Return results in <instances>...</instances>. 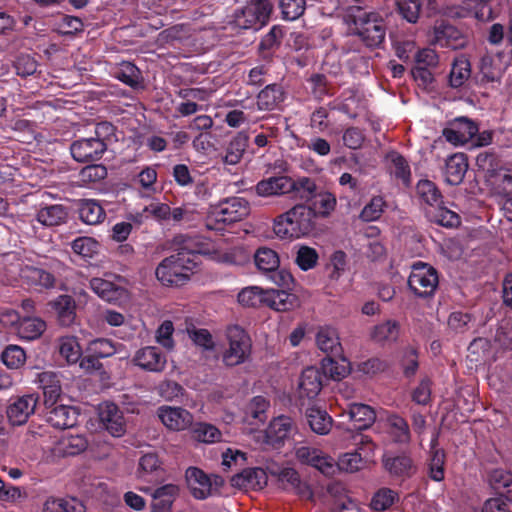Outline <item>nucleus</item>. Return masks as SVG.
<instances>
[{"mask_svg": "<svg viewBox=\"0 0 512 512\" xmlns=\"http://www.w3.org/2000/svg\"><path fill=\"white\" fill-rule=\"evenodd\" d=\"M316 221L306 204H296L274 220L273 231L281 239H294L314 232Z\"/></svg>", "mask_w": 512, "mask_h": 512, "instance_id": "nucleus-1", "label": "nucleus"}, {"mask_svg": "<svg viewBox=\"0 0 512 512\" xmlns=\"http://www.w3.org/2000/svg\"><path fill=\"white\" fill-rule=\"evenodd\" d=\"M250 213L247 200L242 197H231L212 207L205 218L208 230L221 232L227 225L241 221Z\"/></svg>", "mask_w": 512, "mask_h": 512, "instance_id": "nucleus-2", "label": "nucleus"}, {"mask_svg": "<svg viewBox=\"0 0 512 512\" xmlns=\"http://www.w3.org/2000/svg\"><path fill=\"white\" fill-rule=\"evenodd\" d=\"M196 268L193 259H184L179 257V254H172L158 264L155 274L164 286L179 287L190 280Z\"/></svg>", "mask_w": 512, "mask_h": 512, "instance_id": "nucleus-3", "label": "nucleus"}, {"mask_svg": "<svg viewBox=\"0 0 512 512\" xmlns=\"http://www.w3.org/2000/svg\"><path fill=\"white\" fill-rule=\"evenodd\" d=\"M273 9L271 0H249L234 11L233 24L239 29L258 31L268 24Z\"/></svg>", "mask_w": 512, "mask_h": 512, "instance_id": "nucleus-4", "label": "nucleus"}, {"mask_svg": "<svg viewBox=\"0 0 512 512\" xmlns=\"http://www.w3.org/2000/svg\"><path fill=\"white\" fill-rule=\"evenodd\" d=\"M228 348L222 354L227 367L243 364L251 355L252 341L249 334L239 325H230L225 331Z\"/></svg>", "mask_w": 512, "mask_h": 512, "instance_id": "nucleus-5", "label": "nucleus"}, {"mask_svg": "<svg viewBox=\"0 0 512 512\" xmlns=\"http://www.w3.org/2000/svg\"><path fill=\"white\" fill-rule=\"evenodd\" d=\"M353 34L368 48H379L385 40L386 26L376 12H363L354 16Z\"/></svg>", "mask_w": 512, "mask_h": 512, "instance_id": "nucleus-6", "label": "nucleus"}, {"mask_svg": "<svg viewBox=\"0 0 512 512\" xmlns=\"http://www.w3.org/2000/svg\"><path fill=\"white\" fill-rule=\"evenodd\" d=\"M257 268L279 287H289L293 281L292 275L286 270H280V259L276 251L268 247H260L254 255Z\"/></svg>", "mask_w": 512, "mask_h": 512, "instance_id": "nucleus-7", "label": "nucleus"}, {"mask_svg": "<svg viewBox=\"0 0 512 512\" xmlns=\"http://www.w3.org/2000/svg\"><path fill=\"white\" fill-rule=\"evenodd\" d=\"M438 283V272L434 267L423 262L413 265L408 278V286L416 296L422 298L432 296Z\"/></svg>", "mask_w": 512, "mask_h": 512, "instance_id": "nucleus-8", "label": "nucleus"}, {"mask_svg": "<svg viewBox=\"0 0 512 512\" xmlns=\"http://www.w3.org/2000/svg\"><path fill=\"white\" fill-rule=\"evenodd\" d=\"M39 395L37 393L12 397L6 409V415L12 426L24 425L36 411Z\"/></svg>", "mask_w": 512, "mask_h": 512, "instance_id": "nucleus-9", "label": "nucleus"}, {"mask_svg": "<svg viewBox=\"0 0 512 512\" xmlns=\"http://www.w3.org/2000/svg\"><path fill=\"white\" fill-rule=\"evenodd\" d=\"M211 476L206 474L198 467H189L185 472L187 486L191 495L197 500H205L212 495V485L223 484V479L218 475Z\"/></svg>", "mask_w": 512, "mask_h": 512, "instance_id": "nucleus-10", "label": "nucleus"}, {"mask_svg": "<svg viewBox=\"0 0 512 512\" xmlns=\"http://www.w3.org/2000/svg\"><path fill=\"white\" fill-rule=\"evenodd\" d=\"M100 426L113 437H121L126 432V421L122 410L113 402L105 401L98 405Z\"/></svg>", "mask_w": 512, "mask_h": 512, "instance_id": "nucleus-11", "label": "nucleus"}, {"mask_svg": "<svg viewBox=\"0 0 512 512\" xmlns=\"http://www.w3.org/2000/svg\"><path fill=\"white\" fill-rule=\"evenodd\" d=\"M359 438L357 445H360L355 451L347 452L339 458L338 467L346 472L358 471L366 461L364 458L369 457L375 448V444L368 436L358 434L355 440Z\"/></svg>", "mask_w": 512, "mask_h": 512, "instance_id": "nucleus-12", "label": "nucleus"}, {"mask_svg": "<svg viewBox=\"0 0 512 512\" xmlns=\"http://www.w3.org/2000/svg\"><path fill=\"white\" fill-rule=\"evenodd\" d=\"M107 151V143L93 137L75 140L70 146L73 159L80 163L96 162Z\"/></svg>", "mask_w": 512, "mask_h": 512, "instance_id": "nucleus-13", "label": "nucleus"}, {"mask_svg": "<svg viewBox=\"0 0 512 512\" xmlns=\"http://www.w3.org/2000/svg\"><path fill=\"white\" fill-rule=\"evenodd\" d=\"M478 130L476 122L467 117H458L443 129V136L449 143L463 145L474 139Z\"/></svg>", "mask_w": 512, "mask_h": 512, "instance_id": "nucleus-14", "label": "nucleus"}, {"mask_svg": "<svg viewBox=\"0 0 512 512\" xmlns=\"http://www.w3.org/2000/svg\"><path fill=\"white\" fill-rule=\"evenodd\" d=\"M382 464L391 477L401 480L411 478L417 470L412 457L405 452L397 455L386 452Z\"/></svg>", "mask_w": 512, "mask_h": 512, "instance_id": "nucleus-15", "label": "nucleus"}, {"mask_svg": "<svg viewBox=\"0 0 512 512\" xmlns=\"http://www.w3.org/2000/svg\"><path fill=\"white\" fill-rule=\"evenodd\" d=\"M434 42L440 47L457 50L466 46L467 39L456 26L441 20L434 26Z\"/></svg>", "mask_w": 512, "mask_h": 512, "instance_id": "nucleus-16", "label": "nucleus"}, {"mask_svg": "<svg viewBox=\"0 0 512 512\" xmlns=\"http://www.w3.org/2000/svg\"><path fill=\"white\" fill-rule=\"evenodd\" d=\"M6 315L9 317L11 324L15 325V332L22 340H35L46 330L45 321L38 317H24L20 319L15 311H10Z\"/></svg>", "mask_w": 512, "mask_h": 512, "instance_id": "nucleus-17", "label": "nucleus"}, {"mask_svg": "<svg viewBox=\"0 0 512 512\" xmlns=\"http://www.w3.org/2000/svg\"><path fill=\"white\" fill-rule=\"evenodd\" d=\"M157 415L163 425L172 431H183L193 424V415L181 407L161 406Z\"/></svg>", "mask_w": 512, "mask_h": 512, "instance_id": "nucleus-18", "label": "nucleus"}, {"mask_svg": "<svg viewBox=\"0 0 512 512\" xmlns=\"http://www.w3.org/2000/svg\"><path fill=\"white\" fill-rule=\"evenodd\" d=\"M79 411L76 407L59 404L44 410L47 423L56 429H68L77 424Z\"/></svg>", "mask_w": 512, "mask_h": 512, "instance_id": "nucleus-19", "label": "nucleus"}, {"mask_svg": "<svg viewBox=\"0 0 512 512\" xmlns=\"http://www.w3.org/2000/svg\"><path fill=\"white\" fill-rule=\"evenodd\" d=\"M176 253L179 257L193 259L197 267L200 262V256L207 253V245L197 236L177 235L173 239Z\"/></svg>", "mask_w": 512, "mask_h": 512, "instance_id": "nucleus-20", "label": "nucleus"}, {"mask_svg": "<svg viewBox=\"0 0 512 512\" xmlns=\"http://www.w3.org/2000/svg\"><path fill=\"white\" fill-rule=\"evenodd\" d=\"M350 421L348 431H362L368 429L376 420L374 409L363 403H350L346 412Z\"/></svg>", "mask_w": 512, "mask_h": 512, "instance_id": "nucleus-21", "label": "nucleus"}, {"mask_svg": "<svg viewBox=\"0 0 512 512\" xmlns=\"http://www.w3.org/2000/svg\"><path fill=\"white\" fill-rule=\"evenodd\" d=\"M286 93L279 83L267 84L256 95V105L259 111L271 112L279 110L285 101Z\"/></svg>", "mask_w": 512, "mask_h": 512, "instance_id": "nucleus-22", "label": "nucleus"}, {"mask_svg": "<svg viewBox=\"0 0 512 512\" xmlns=\"http://www.w3.org/2000/svg\"><path fill=\"white\" fill-rule=\"evenodd\" d=\"M166 356L158 347L147 346L139 349L133 363L143 370L150 372H161L166 366Z\"/></svg>", "mask_w": 512, "mask_h": 512, "instance_id": "nucleus-23", "label": "nucleus"}, {"mask_svg": "<svg viewBox=\"0 0 512 512\" xmlns=\"http://www.w3.org/2000/svg\"><path fill=\"white\" fill-rule=\"evenodd\" d=\"M20 276L28 286L36 291L52 289L56 285L55 276L39 267L25 266L21 269Z\"/></svg>", "mask_w": 512, "mask_h": 512, "instance_id": "nucleus-24", "label": "nucleus"}, {"mask_svg": "<svg viewBox=\"0 0 512 512\" xmlns=\"http://www.w3.org/2000/svg\"><path fill=\"white\" fill-rule=\"evenodd\" d=\"M268 482L264 469L260 467L246 468L231 478V484L241 489L261 490Z\"/></svg>", "mask_w": 512, "mask_h": 512, "instance_id": "nucleus-25", "label": "nucleus"}, {"mask_svg": "<svg viewBox=\"0 0 512 512\" xmlns=\"http://www.w3.org/2000/svg\"><path fill=\"white\" fill-rule=\"evenodd\" d=\"M293 420L285 415L274 418L265 431L266 443L279 448L293 430Z\"/></svg>", "mask_w": 512, "mask_h": 512, "instance_id": "nucleus-26", "label": "nucleus"}, {"mask_svg": "<svg viewBox=\"0 0 512 512\" xmlns=\"http://www.w3.org/2000/svg\"><path fill=\"white\" fill-rule=\"evenodd\" d=\"M323 387L322 373L315 367H307L300 376L298 394L300 399H315Z\"/></svg>", "mask_w": 512, "mask_h": 512, "instance_id": "nucleus-27", "label": "nucleus"}, {"mask_svg": "<svg viewBox=\"0 0 512 512\" xmlns=\"http://www.w3.org/2000/svg\"><path fill=\"white\" fill-rule=\"evenodd\" d=\"M278 481L284 490L293 492L302 499L313 498L310 486L300 479L299 473L293 468L282 469L278 474Z\"/></svg>", "mask_w": 512, "mask_h": 512, "instance_id": "nucleus-28", "label": "nucleus"}, {"mask_svg": "<svg viewBox=\"0 0 512 512\" xmlns=\"http://www.w3.org/2000/svg\"><path fill=\"white\" fill-rule=\"evenodd\" d=\"M386 159L390 161L388 172L392 179L401 182L405 188H410L412 184V173L407 159L397 151L387 153Z\"/></svg>", "mask_w": 512, "mask_h": 512, "instance_id": "nucleus-29", "label": "nucleus"}, {"mask_svg": "<svg viewBox=\"0 0 512 512\" xmlns=\"http://www.w3.org/2000/svg\"><path fill=\"white\" fill-rule=\"evenodd\" d=\"M336 205V196L329 191L320 189L306 206L312 212V218L316 221L318 218H328L334 212Z\"/></svg>", "mask_w": 512, "mask_h": 512, "instance_id": "nucleus-30", "label": "nucleus"}, {"mask_svg": "<svg viewBox=\"0 0 512 512\" xmlns=\"http://www.w3.org/2000/svg\"><path fill=\"white\" fill-rule=\"evenodd\" d=\"M39 382L43 389L44 410L59 405L62 389L58 376L53 372H42L39 375Z\"/></svg>", "mask_w": 512, "mask_h": 512, "instance_id": "nucleus-31", "label": "nucleus"}, {"mask_svg": "<svg viewBox=\"0 0 512 512\" xmlns=\"http://www.w3.org/2000/svg\"><path fill=\"white\" fill-rule=\"evenodd\" d=\"M468 162L464 153H455L448 157L445 166V180L448 184L459 185L467 172Z\"/></svg>", "mask_w": 512, "mask_h": 512, "instance_id": "nucleus-32", "label": "nucleus"}, {"mask_svg": "<svg viewBox=\"0 0 512 512\" xmlns=\"http://www.w3.org/2000/svg\"><path fill=\"white\" fill-rule=\"evenodd\" d=\"M77 213L79 219L87 225H96L101 223L106 212L101 204L94 199H81L77 204Z\"/></svg>", "mask_w": 512, "mask_h": 512, "instance_id": "nucleus-33", "label": "nucleus"}, {"mask_svg": "<svg viewBox=\"0 0 512 512\" xmlns=\"http://www.w3.org/2000/svg\"><path fill=\"white\" fill-rule=\"evenodd\" d=\"M289 186V193L306 203H309L320 190L316 180L307 176L297 177L296 179L289 177Z\"/></svg>", "mask_w": 512, "mask_h": 512, "instance_id": "nucleus-34", "label": "nucleus"}, {"mask_svg": "<svg viewBox=\"0 0 512 512\" xmlns=\"http://www.w3.org/2000/svg\"><path fill=\"white\" fill-rule=\"evenodd\" d=\"M318 348L326 353V356H341L342 346L337 331L332 327H322L316 335Z\"/></svg>", "mask_w": 512, "mask_h": 512, "instance_id": "nucleus-35", "label": "nucleus"}, {"mask_svg": "<svg viewBox=\"0 0 512 512\" xmlns=\"http://www.w3.org/2000/svg\"><path fill=\"white\" fill-rule=\"evenodd\" d=\"M179 494V488L174 484L158 487L153 493L152 512H170L172 504Z\"/></svg>", "mask_w": 512, "mask_h": 512, "instance_id": "nucleus-36", "label": "nucleus"}, {"mask_svg": "<svg viewBox=\"0 0 512 512\" xmlns=\"http://www.w3.org/2000/svg\"><path fill=\"white\" fill-rule=\"evenodd\" d=\"M61 326L69 327L76 318V303L70 295H60L52 303Z\"/></svg>", "mask_w": 512, "mask_h": 512, "instance_id": "nucleus-37", "label": "nucleus"}, {"mask_svg": "<svg viewBox=\"0 0 512 512\" xmlns=\"http://www.w3.org/2000/svg\"><path fill=\"white\" fill-rule=\"evenodd\" d=\"M289 176H273L259 181L255 187L256 193L262 197L283 195L289 193Z\"/></svg>", "mask_w": 512, "mask_h": 512, "instance_id": "nucleus-38", "label": "nucleus"}, {"mask_svg": "<svg viewBox=\"0 0 512 512\" xmlns=\"http://www.w3.org/2000/svg\"><path fill=\"white\" fill-rule=\"evenodd\" d=\"M89 287L95 294L107 302L118 301L124 292V290L114 282L100 277H93L89 281Z\"/></svg>", "mask_w": 512, "mask_h": 512, "instance_id": "nucleus-39", "label": "nucleus"}, {"mask_svg": "<svg viewBox=\"0 0 512 512\" xmlns=\"http://www.w3.org/2000/svg\"><path fill=\"white\" fill-rule=\"evenodd\" d=\"M67 217V208L61 204L42 207L36 214V220L47 227L59 226L66 222Z\"/></svg>", "mask_w": 512, "mask_h": 512, "instance_id": "nucleus-40", "label": "nucleus"}, {"mask_svg": "<svg viewBox=\"0 0 512 512\" xmlns=\"http://www.w3.org/2000/svg\"><path fill=\"white\" fill-rule=\"evenodd\" d=\"M249 136L246 132H238L228 143L223 161L228 165L238 164L248 146Z\"/></svg>", "mask_w": 512, "mask_h": 512, "instance_id": "nucleus-41", "label": "nucleus"}, {"mask_svg": "<svg viewBox=\"0 0 512 512\" xmlns=\"http://www.w3.org/2000/svg\"><path fill=\"white\" fill-rule=\"evenodd\" d=\"M491 487L504 497L505 500L512 502V473L498 468L491 471L489 475Z\"/></svg>", "mask_w": 512, "mask_h": 512, "instance_id": "nucleus-42", "label": "nucleus"}, {"mask_svg": "<svg viewBox=\"0 0 512 512\" xmlns=\"http://www.w3.org/2000/svg\"><path fill=\"white\" fill-rule=\"evenodd\" d=\"M113 76L125 85L137 89L143 82L140 69L132 62L123 61L115 69Z\"/></svg>", "mask_w": 512, "mask_h": 512, "instance_id": "nucleus-43", "label": "nucleus"}, {"mask_svg": "<svg viewBox=\"0 0 512 512\" xmlns=\"http://www.w3.org/2000/svg\"><path fill=\"white\" fill-rule=\"evenodd\" d=\"M416 196L421 204H426L431 208L442 204V194L437 185L428 179H421L416 185Z\"/></svg>", "mask_w": 512, "mask_h": 512, "instance_id": "nucleus-44", "label": "nucleus"}, {"mask_svg": "<svg viewBox=\"0 0 512 512\" xmlns=\"http://www.w3.org/2000/svg\"><path fill=\"white\" fill-rule=\"evenodd\" d=\"M308 424L313 432L319 435H326L332 428L331 416L320 408L310 407L306 411Z\"/></svg>", "mask_w": 512, "mask_h": 512, "instance_id": "nucleus-45", "label": "nucleus"}, {"mask_svg": "<svg viewBox=\"0 0 512 512\" xmlns=\"http://www.w3.org/2000/svg\"><path fill=\"white\" fill-rule=\"evenodd\" d=\"M389 434L398 444H408L411 441V432L408 422L397 414H391L387 418Z\"/></svg>", "mask_w": 512, "mask_h": 512, "instance_id": "nucleus-46", "label": "nucleus"}, {"mask_svg": "<svg viewBox=\"0 0 512 512\" xmlns=\"http://www.w3.org/2000/svg\"><path fill=\"white\" fill-rule=\"evenodd\" d=\"M295 296L283 289L266 290L265 305L276 311H288L294 307Z\"/></svg>", "mask_w": 512, "mask_h": 512, "instance_id": "nucleus-47", "label": "nucleus"}, {"mask_svg": "<svg viewBox=\"0 0 512 512\" xmlns=\"http://www.w3.org/2000/svg\"><path fill=\"white\" fill-rule=\"evenodd\" d=\"M471 64L465 57H458L452 63L449 73V86L452 88H460L470 78Z\"/></svg>", "mask_w": 512, "mask_h": 512, "instance_id": "nucleus-48", "label": "nucleus"}, {"mask_svg": "<svg viewBox=\"0 0 512 512\" xmlns=\"http://www.w3.org/2000/svg\"><path fill=\"white\" fill-rule=\"evenodd\" d=\"M71 248L75 254L88 261L98 254L100 244L92 237L80 236L72 241Z\"/></svg>", "mask_w": 512, "mask_h": 512, "instance_id": "nucleus-49", "label": "nucleus"}, {"mask_svg": "<svg viewBox=\"0 0 512 512\" xmlns=\"http://www.w3.org/2000/svg\"><path fill=\"white\" fill-rule=\"evenodd\" d=\"M433 208L434 212H428L431 222L446 228L457 227L460 224V217L454 211L442 206V204H438Z\"/></svg>", "mask_w": 512, "mask_h": 512, "instance_id": "nucleus-50", "label": "nucleus"}, {"mask_svg": "<svg viewBox=\"0 0 512 512\" xmlns=\"http://www.w3.org/2000/svg\"><path fill=\"white\" fill-rule=\"evenodd\" d=\"M445 451L443 449H433L428 462V477L441 482L445 478Z\"/></svg>", "mask_w": 512, "mask_h": 512, "instance_id": "nucleus-51", "label": "nucleus"}, {"mask_svg": "<svg viewBox=\"0 0 512 512\" xmlns=\"http://www.w3.org/2000/svg\"><path fill=\"white\" fill-rule=\"evenodd\" d=\"M192 438L203 443H215L221 440L222 433L209 423H196L191 429Z\"/></svg>", "mask_w": 512, "mask_h": 512, "instance_id": "nucleus-52", "label": "nucleus"}, {"mask_svg": "<svg viewBox=\"0 0 512 512\" xmlns=\"http://www.w3.org/2000/svg\"><path fill=\"white\" fill-rule=\"evenodd\" d=\"M281 17L285 21L299 19L306 10V0H278Z\"/></svg>", "mask_w": 512, "mask_h": 512, "instance_id": "nucleus-53", "label": "nucleus"}, {"mask_svg": "<svg viewBox=\"0 0 512 512\" xmlns=\"http://www.w3.org/2000/svg\"><path fill=\"white\" fill-rule=\"evenodd\" d=\"M59 353L70 364L78 362L82 356V349L74 336H66L60 339Z\"/></svg>", "mask_w": 512, "mask_h": 512, "instance_id": "nucleus-54", "label": "nucleus"}, {"mask_svg": "<svg viewBox=\"0 0 512 512\" xmlns=\"http://www.w3.org/2000/svg\"><path fill=\"white\" fill-rule=\"evenodd\" d=\"M160 461L155 453L144 454L139 460L138 476L145 480L151 481L152 475H159Z\"/></svg>", "mask_w": 512, "mask_h": 512, "instance_id": "nucleus-55", "label": "nucleus"}, {"mask_svg": "<svg viewBox=\"0 0 512 512\" xmlns=\"http://www.w3.org/2000/svg\"><path fill=\"white\" fill-rule=\"evenodd\" d=\"M12 66L18 76L26 78L37 71L38 62L32 55L20 53L15 56Z\"/></svg>", "mask_w": 512, "mask_h": 512, "instance_id": "nucleus-56", "label": "nucleus"}, {"mask_svg": "<svg viewBox=\"0 0 512 512\" xmlns=\"http://www.w3.org/2000/svg\"><path fill=\"white\" fill-rule=\"evenodd\" d=\"M238 302L246 307H258L265 304L266 290L258 287H246L237 296Z\"/></svg>", "mask_w": 512, "mask_h": 512, "instance_id": "nucleus-57", "label": "nucleus"}, {"mask_svg": "<svg viewBox=\"0 0 512 512\" xmlns=\"http://www.w3.org/2000/svg\"><path fill=\"white\" fill-rule=\"evenodd\" d=\"M398 499L399 495L396 491L390 488H381L372 497L371 508L375 511H385Z\"/></svg>", "mask_w": 512, "mask_h": 512, "instance_id": "nucleus-58", "label": "nucleus"}, {"mask_svg": "<svg viewBox=\"0 0 512 512\" xmlns=\"http://www.w3.org/2000/svg\"><path fill=\"white\" fill-rule=\"evenodd\" d=\"M2 362L9 369H18L26 361V353L18 345H8L1 354Z\"/></svg>", "mask_w": 512, "mask_h": 512, "instance_id": "nucleus-59", "label": "nucleus"}, {"mask_svg": "<svg viewBox=\"0 0 512 512\" xmlns=\"http://www.w3.org/2000/svg\"><path fill=\"white\" fill-rule=\"evenodd\" d=\"M107 177V168L102 164H91L83 167L78 179L83 185L99 182Z\"/></svg>", "mask_w": 512, "mask_h": 512, "instance_id": "nucleus-60", "label": "nucleus"}, {"mask_svg": "<svg viewBox=\"0 0 512 512\" xmlns=\"http://www.w3.org/2000/svg\"><path fill=\"white\" fill-rule=\"evenodd\" d=\"M399 333V324L394 320H388L384 323L376 325L372 332L371 338L376 342L386 340H395Z\"/></svg>", "mask_w": 512, "mask_h": 512, "instance_id": "nucleus-61", "label": "nucleus"}, {"mask_svg": "<svg viewBox=\"0 0 512 512\" xmlns=\"http://www.w3.org/2000/svg\"><path fill=\"white\" fill-rule=\"evenodd\" d=\"M87 353L100 358H108L117 352V345L110 339L97 338L89 342Z\"/></svg>", "mask_w": 512, "mask_h": 512, "instance_id": "nucleus-62", "label": "nucleus"}, {"mask_svg": "<svg viewBox=\"0 0 512 512\" xmlns=\"http://www.w3.org/2000/svg\"><path fill=\"white\" fill-rule=\"evenodd\" d=\"M269 405V401L265 397L255 396L247 405L246 415L259 423H264L267 419Z\"/></svg>", "mask_w": 512, "mask_h": 512, "instance_id": "nucleus-63", "label": "nucleus"}, {"mask_svg": "<svg viewBox=\"0 0 512 512\" xmlns=\"http://www.w3.org/2000/svg\"><path fill=\"white\" fill-rule=\"evenodd\" d=\"M386 202L382 196H373L363 207L360 218L365 222L378 220L384 212Z\"/></svg>", "mask_w": 512, "mask_h": 512, "instance_id": "nucleus-64", "label": "nucleus"}]
</instances>
